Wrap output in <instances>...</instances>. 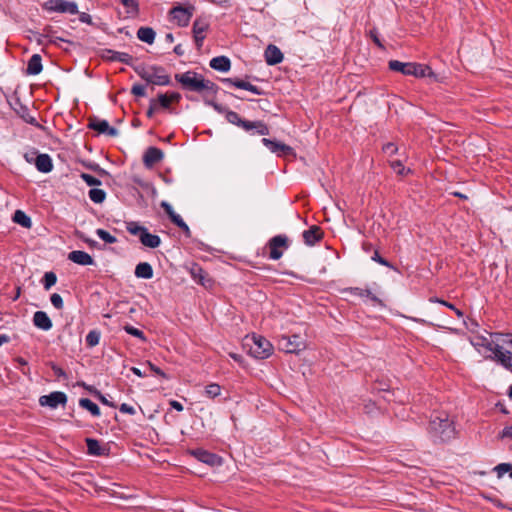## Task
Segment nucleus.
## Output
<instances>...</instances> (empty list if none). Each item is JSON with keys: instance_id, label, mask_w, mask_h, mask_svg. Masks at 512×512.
I'll return each mask as SVG.
<instances>
[{"instance_id": "nucleus-1", "label": "nucleus", "mask_w": 512, "mask_h": 512, "mask_svg": "<svg viewBox=\"0 0 512 512\" xmlns=\"http://www.w3.org/2000/svg\"><path fill=\"white\" fill-rule=\"evenodd\" d=\"M428 434L435 443L449 442L456 436L454 422L445 412H437L431 415Z\"/></svg>"}, {"instance_id": "nucleus-2", "label": "nucleus", "mask_w": 512, "mask_h": 512, "mask_svg": "<svg viewBox=\"0 0 512 512\" xmlns=\"http://www.w3.org/2000/svg\"><path fill=\"white\" fill-rule=\"evenodd\" d=\"M133 70L147 84L158 86H168L171 84L170 75L166 73L163 66L152 65L147 69L144 64H139L137 66H133Z\"/></svg>"}, {"instance_id": "nucleus-3", "label": "nucleus", "mask_w": 512, "mask_h": 512, "mask_svg": "<svg viewBox=\"0 0 512 512\" xmlns=\"http://www.w3.org/2000/svg\"><path fill=\"white\" fill-rule=\"evenodd\" d=\"M225 119L229 123L236 125L238 127H241L242 129H244L247 132L255 130L256 134L262 135V136L269 135V133H270L269 127L265 122H263L261 120L249 121V120L243 119L240 117V115L237 112H234L232 110H228V112L225 114Z\"/></svg>"}, {"instance_id": "nucleus-4", "label": "nucleus", "mask_w": 512, "mask_h": 512, "mask_svg": "<svg viewBox=\"0 0 512 512\" xmlns=\"http://www.w3.org/2000/svg\"><path fill=\"white\" fill-rule=\"evenodd\" d=\"M245 346H249V354L257 359H266L273 353L270 341L255 333L251 337H246Z\"/></svg>"}, {"instance_id": "nucleus-5", "label": "nucleus", "mask_w": 512, "mask_h": 512, "mask_svg": "<svg viewBox=\"0 0 512 512\" xmlns=\"http://www.w3.org/2000/svg\"><path fill=\"white\" fill-rule=\"evenodd\" d=\"M127 231L134 236H138L139 241L145 247L154 249L160 246L161 238L156 234H151L145 226L140 225L138 222H126Z\"/></svg>"}, {"instance_id": "nucleus-6", "label": "nucleus", "mask_w": 512, "mask_h": 512, "mask_svg": "<svg viewBox=\"0 0 512 512\" xmlns=\"http://www.w3.org/2000/svg\"><path fill=\"white\" fill-rule=\"evenodd\" d=\"M175 80L181 84V87L190 92L204 93L205 78L196 71L189 70L185 73L175 74Z\"/></svg>"}, {"instance_id": "nucleus-7", "label": "nucleus", "mask_w": 512, "mask_h": 512, "mask_svg": "<svg viewBox=\"0 0 512 512\" xmlns=\"http://www.w3.org/2000/svg\"><path fill=\"white\" fill-rule=\"evenodd\" d=\"M42 8L47 12H56L61 14L76 15L79 13L77 3L68 0H47L42 4Z\"/></svg>"}, {"instance_id": "nucleus-8", "label": "nucleus", "mask_w": 512, "mask_h": 512, "mask_svg": "<svg viewBox=\"0 0 512 512\" xmlns=\"http://www.w3.org/2000/svg\"><path fill=\"white\" fill-rule=\"evenodd\" d=\"M290 246V240L285 234H279L270 238L267 242L269 249V259L279 260L285 250Z\"/></svg>"}, {"instance_id": "nucleus-9", "label": "nucleus", "mask_w": 512, "mask_h": 512, "mask_svg": "<svg viewBox=\"0 0 512 512\" xmlns=\"http://www.w3.org/2000/svg\"><path fill=\"white\" fill-rule=\"evenodd\" d=\"M278 348L286 353L298 354L306 348V343L300 335H282L278 339Z\"/></svg>"}, {"instance_id": "nucleus-10", "label": "nucleus", "mask_w": 512, "mask_h": 512, "mask_svg": "<svg viewBox=\"0 0 512 512\" xmlns=\"http://www.w3.org/2000/svg\"><path fill=\"white\" fill-rule=\"evenodd\" d=\"M486 359L496 362L512 373V351L505 350L503 345L495 343L493 354L486 356Z\"/></svg>"}, {"instance_id": "nucleus-11", "label": "nucleus", "mask_w": 512, "mask_h": 512, "mask_svg": "<svg viewBox=\"0 0 512 512\" xmlns=\"http://www.w3.org/2000/svg\"><path fill=\"white\" fill-rule=\"evenodd\" d=\"M195 12V6L192 4H188L187 6H182L178 4L169 11V14L172 18L177 22V25L180 27H186L189 25V22Z\"/></svg>"}, {"instance_id": "nucleus-12", "label": "nucleus", "mask_w": 512, "mask_h": 512, "mask_svg": "<svg viewBox=\"0 0 512 512\" xmlns=\"http://www.w3.org/2000/svg\"><path fill=\"white\" fill-rule=\"evenodd\" d=\"M188 453L198 461L211 467L221 466L223 464V458L220 455L203 448L189 449Z\"/></svg>"}, {"instance_id": "nucleus-13", "label": "nucleus", "mask_w": 512, "mask_h": 512, "mask_svg": "<svg viewBox=\"0 0 512 512\" xmlns=\"http://www.w3.org/2000/svg\"><path fill=\"white\" fill-rule=\"evenodd\" d=\"M68 401L67 395L62 391H54L48 395L40 396L39 404L42 407L56 409L59 406H65Z\"/></svg>"}, {"instance_id": "nucleus-14", "label": "nucleus", "mask_w": 512, "mask_h": 512, "mask_svg": "<svg viewBox=\"0 0 512 512\" xmlns=\"http://www.w3.org/2000/svg\"><path fill=\"white\" fill-rule=\"evenodd\" d=\"M261 142L277 156L295 157L294 149L289 145L269 138H262Z\"/></svg>"}, {"instance_id": "nucleus-15", "label": "nucleus", "mask_w": 512, "mask_h": 512, "mask_svg": "<svg viewBox=\"0 0 512 512\" xmlns=\"http://www.w3.org/2000/svg\"><path fill=\"white\" fill-rule=\"evenodd\" d=\"M190 274L192 279L206 289H212L215 281L209 274L197 263H193L190 267Z\"/></svg>"}, {"instance_id": "nucleus-16", "label": "nucleus", "mask_w": 512, "mask_h": 512, "mask_svg": "<svg viewBox=\"0 0 512 512\" xmlns=\"http://www.w3.org/2000/svg\"><path fill=\"white\" fill-rule=\"evenodd\" d=\"M87 127L96 131L98 134H105L111 137H116L118 135V130L115 127L110 126L107 120H101L95 116L88 119Z\"/></svg>"}, {"instance_id": "nucleus-17", "label": "nucleus", "mask_w": 512, "mask_h": 512, "mask_svg": "<svg viewBox=\"0 0 512 512\" xmlns=\"http://www.w3.org/2000/svg\"><path fill=\"white\" fill-rule=\"evenodd\" d=\"M9 104L23 120L27 123H32V116L29 113V108L21 102L18 90L15 91L14 95L9 100Z\"/></svg>"}, {"instance_id": "nucleus-18", "label": "nucleus", "mask_w": 512, "mask_h": 512, "mask_svg": "<svg viewBox=\"0 0 512 512\" xmlns=\"http://www.w3.org/2000/svg\"><path fill=\"white\" fill-rule=\"evenodd\" d=\"M102 59L107 61H119L133 68V57L125 52H118L112 49H104L101 54Z\"/></svg>"}, {"instance_id": "nucleus-19", "label": "nucleus", "mask_w": 512, "mask_h": 512, "mask_svg": "<svg viewBox=\"0 0 512 512\" xmlns=\"http://www.w3.org/2000/svg\"><path fill=\"white\" fill-rule=\"evenodd\" d=\"M303 241L307 246H314L324 238V231L318 225H312L302 233Z\"/></svg>"}, {"instance_id": "nucleus-20", "label": "nucleus", "mask_w": 512, "mask_h": 512, "mask_svg": "<svg viewBox=\"0 0 512 512\" xmlns=\"http://www.w3.org/2000/svg\"><path fill=\"white\" fill-rule=\"evenodd\" d=\"M221 82L227 85L234 86L239 89H244L247 91H250L256 95H263L264 91L261 90L259 87L251 84L250 82L244 81L240 78H222Z\"/></svg>"}, {"instance_id": "nucleus-21", "label": "nucleus", "mask_w": 512, "mask_h": 512, "mask_svg": "<svg viewBox=\"0 0 512 512\" xmlns=\"http://www.w3.org/2000/svg\"><path fill=\"white\" fill-rule=\"evenodd\" d=\"M164 158V153L161 149L151 146L146 149L143 155L144 166L148 169L152 168L156 163H159Z\"/></svg>"}, {"instance_id": "nucleus-22", "label": "nucleus", "mask_w": 512, "mask_h": 512, "mask_svg": "<svg viewBox=\"0 0 512 512\" xmlns=\"http://www.w3.org/2000/svg\"><path fill=\"white\" fill-rule=\"evenodd\" d=\"M411 68L410 76H414L416 78L428 77L433 81H438L437 74L429 65L413 62Z\"/></svg>"}, {"instance_id": "nucleus-23", "label": "nucleus", "mask_w": 512, "mask_h": 512, "mask_svg": "<svg viewBox=\"0 0 512 512\" xmlns=\"http://www.w3.org/2000/svg\"><path fill=\"white\" fill-rule=\"evenodd\" d=\"M34 154H36L34 157V166L39 172L49 173L53 170L54 165L50 155L46 153H36L35 151Z\"/></svg>"}, {"instance_id": "nucleus-24", "label": "nucleus", "mask_w": 512, "mask_h": 512, "mask_svg": "<svg viewBox=\"0 0 512 512\" xmlns=\"http://www.w3.org/2000/svg\"><path fill=\"white\" fill-rule=\"evenodd\" d=\"M265 61L268 65L274 66L283 61L284 55L274 44H269L264 52Z\"/></svg>"}, {"instance_id": "nucleus-25", "label": "nucleus", "mask_w": 512, "mask_h": 512, "mask_svg": "<svg viewBox=\"0 0 512 512\" xmlns=\"http://www.w3.org/2000/svg\"><path fill=\"white\" fill-rule=\"evenodd\" d=\"M67 258L73 263L81 266H90L95 264L93 257L87 252L81 250L71 251Z\"/></svg>"}, {"instance_id": "nucleus-26", "label": "nucleus", "mask_w": 512, "mask_h": 512, "mask_svg": "<svg viewBox=\"0 0 512 512\" xmlns=\"http://www.w3.org/2000/svg\"><path fill=\"white\" fill-rule=\"evenodd\" d=\"M85 443L87 446V454L91 456H107L109 454V448L102 446L97 439L86 438Z\"/></svg>"}, {"instance_id": "nucleus-27", "label": "nucleus", "mask_w": 512, "mask_h": 512, "mask_svg": "<svg viewBox=\"0 0 512 512\" xmlns=\"http://www.w3.org/2000/svg\"><path fill=\"white\" fill-rule=\"evenodd\" d=\"M34 326L43 331H48L52 328L53 323L46 312L36 311L34 312Z\"/></svg>"}, {"instance_id": "nucleus-28", "label": "nucleus", "mask_w": 512, "mask_h": 512, "mask_svg": "<svg viewBox=\"0 0 512 512\" xmlns=\"http://www.w3.org/2000/svg\"><path fill=\"white\" fill-rule=\"evenodd\" d=\"M210 67L219 72H228L231 68V61L227 56H217L210 60Z\"/></svg>"}, {"instance_id": "nucleus-29", "label": "nucleus", "mask_w": 512, "mask_h": 512, "mask_svg": "<svg viewBox=\"0 0 512 512\" xmlns=\"http://www.w3.org/2000/svg\"><path fill=\"white\" fill-rule=\"evenodd\" d=\"M413 62H401L398 60H390L388 62V67L391 71L401 73L405 76L411 75V67Z\"/></svg>"}, {"instance_id": "nucleus-30", "label": "nucleus", "mask_w": 512, "mask_h": 512, "mask_svg": "<svg viewBox=\"0 0 512 512\" xmlns=\"http://www.w3.org/2000/svg\"><path fill=\"white\" fill-rule=\"evenodd\" d=\"M134 274L137 278L151 279L153 277V268L148 262H140L136 265Z\"/></svg>"}, {"instance_id": "nucleus-31", "label": "nucleus", "mask_w": 512, "mask_h": 512, "mask_svg": "<svg viewBox=\"0 0 512 512\" xmlns=\"http://www.w3.org/2000/svg\"><path fill=\"white\" fill-rule=\"evenodd\" d=\"M137 37L140 41L152 44L156 37V32L151 27H140L137 31Z\"/></svg>"}, {"instance_id": "nucleus-32", "label": "nucleus", "mask_w": 512, "mask_h": 512, "mask_svg": "<svg viewBox=\"0 0 512 512\" xmlns=\"http://www.w3.org/2000/svg\"><path fill=\"white\" fill-rule=\"evenodd\" d=\"M79 406L87 411L94 417H99L101 414L100 408L89 398H81L79 400Z\"/></svg>"}, {"instance_id": "nucleus-33", "label": "nucleus", "mask_w": 512, "mask_h": 512, "mask_svg": "<svg viewBox=\"0 0 512 512\" xmlns=\"http://www.w3.org/2000/svg\"><path fill=\"white\" fill-rule=\"evenodd\" d=\"M210 24L205 17H197L193 22L192 33L193 34H204L208 31Z\"/></svg>"}, {"instance_id": "nucleus-34", "label": "nucleus", "mask_w": 512, "mask_h": 512, "mask_svg": "<svg viewBox=\"0 0 512 512\" xmlns=\"http://www.w3.org/2000/svg\"><path fill=\"white\" fill-rule=\"evenodd\" d=\"M495 340L489 341L486 337L478 335L471 339V344L478 349L479 347H484L487 350L493 353V347L495 345Z\"/></svg>"}, {"instance_id": "nucleus-35", "label": "nucleus", "mask_w": 512, "mask_h": 512, "mask_svg": "<svg viewBox=\"0 0 512 512\" xmlns=\"http://www.w3.org/2000/svg\"><path fill=\"white\" fill-rule=\"evenodd\" d=\"M12 220L25 228H30L32 225L31 218L22 210H16L13 214Z\"/></svg>"}, {"instance_id": "nucleus-36", "label": "nucleus", "mask_w": 512, "mask_h": 512, "mask_svg": "<svg viewBox=\"0 0 512 512\" xmlns=\"http://www.w3.org/2000/svg\"><path fill=\"white\" fill-rule=\"evenodd\" d=\"M430 301L434 302V303H439V304L447 307L448 310H453L458 318L464 317V312L462 310L458 309L453 303H450V302H448L444 299H440L438 297H432V298H430Z\"/></svg>"}, {"instance_id": "nucleus-37", "label": "nucleus", "mask_w": 512, "mask_h": 512, "mask_svg": "<svg viewBox=\"0 0 512 512\" xmlns=\"http://www.w3.org/2000/svg\"><path fill=\"white\" fill-rule=\"evenodd\" d=\"M89 198L96 204H101L105 201L106 192L99 188H92L88 192Z\"/></svg>"}, {"instance_id": "nucleus-38", "label": "nucleus", "mask_w": 512, "mask_h": 512, "mask_svg": "<svg viewBox=\"0 0 512 512\" xmlns=\"http://www.w3.org/2000/svg\"><path fill=\"white\" fill-rule=\"evenodd\" d=\"M492 339L495 340L496 343L506 344L512 347V333H502V332H494L490 334Z\"/></svg>"}, {"instance_id": "nucleus-39", "label": "nucleus", "mask_w": 512, "mask_h": 512, "mask_svg": "<svg viewBox=\"0 0 512 512\" xmlns=\"http://www.w3.org/2000/svg\"><path fill=\"white\" fill-rule=\"evenodd\" d=\"M204 394L210 399H214L221 395V386L217 383H210L205 386Z\"/></svg>"}, {"instance_id": "nucleus-40", "label": "nucleus", "mask_w": 512, "mask_h": 512, "mask_svg": "<svg viewBox=\"0 0 512 512\" xmlns=\"http://www.w3.org/2000/svg\"><path fill=\"white\" fill-rule=\"evenodd\" d=\"M57 282V275L53 271L46 272L41 279L45 290H50Z\"/></svg>"}, {"instance_id": "nucleus-41", "label": "nucleus", "mask_w": 512, "mask_h": 512, "mask_svg": "<svg viewBox=\"0 0 512 512\" xmlns=\"http://www.w3.org/2000/svg\"><path fill=\"white\" fill-rule=\"evenodd\" d=\"M160 206L163 208L164 212L173 224L181 218V216L174 211L173 207L168 202L162 201Z\"/></svg>"}, {"instance_id": "nucleus-42", "label": "nucleus", "mask_w": 512, "mask_h": 512, "mask_svg": "<svg viewBox=\"0 0 512 512\" xmlns=\"http://www.w3.org/2000/svg\"><path fill=\"white\" fill-rule=\"evenodd\" d=\"M100 336H101V333L100 331L98 330H91L89 331V333L86 335V345L88 347H95L96 345L99 344V341H100Z\"/></svg>"}, {"instance_id": "nucleus-43", "label": "nucleus", "mask_w": 512, "mask_h": 512, "mask_svg": "<svg viewBox=\"0 0 512 512\" xmlns=\"http://www.w3.org/2000/svg\"><path fill=\"white\" fill-rule=\"evenodd\" d=\"M125 8H127V12L132 15H138L139 13V3L137 0H118Z\"/></svg>"}, {"instance_id": "nucleus-44", "label": "nucleus", "mask_w": 512, "mask_h": 512, "mask_svg": "<svg viewBox=\"0 0 512 512\" xmlns=\"http://www.w3.org/2000/svg\"><path fill=\"white\" fill-rule=\"evenodd\" d=\"M160 109L171 111V101L167 93H159L156 97Z\"/></svg>"}, {"instance_id": "nucleus-45", "label": "nucleus", "mask_w": 512, "mask_h": 512, "mask_svg": "<svg viewBox=\"0 0 512 512\" xmlns=\"http://www.w3.org/2000/svg\"><path fill=\"white\" fill-rule=\"evenodd\" d=\"M123 329L125 330L126 333H128L129 335H132L138 339H140L141 341L143 342H146L147 341V338L144 334L143 331H141L140 329L138 328H135L133 327L132 325H129V324H126Z\"/></svg>"}, {"instance_id": "nucleus-46", "label": "nucleus", "mask_w": 512, "mask_h": 512, "mask_svg": "<svg viewBox=\"0 0 512 512\" xmlns=\"http://www.w3.org/2000/svg\"><path fill=\"white\" fill-rule=\"evenodd\" d=\"M494 471L497 473L498 478L509 472V476L512 479V463H500L494 467Z\"/></svg>"}, {"instance_id": "nucleus-47", "label": "nucleus", "mask_w": 512, "mask_h": 512, "mask_svg": "<svg viewBox=\"0 0 512 512\" xmlns=\"http://www.w3.org/2000/svg\"><path fill=\"white\" fill-rule=\"evenodd\" d=\"M96 234L105 243L114 244L117 242V238L115 236L111 235L108 231H106L104 229H101V228L97 229Z\"/></svg>"}, {"instance_id": "nucleus-48", "label": "nucleus", "mask_w": 512, "mask_h": 512, "mask_svg": "<svg viewBox=\"0 0 512 512\" xmlns=\"http://www.w3.org/2000/svg\"><path fill=\"white\" fill-rule=\"evenodd\" d=\"M80 177L88 186H91L94 188H96L97 186H100L102 184L98 178H96L90 174H87V173H81Z\"/></svg>"}, {"instance_id": "nucleus-49", "label": "nucleus", "mask_w": 512, "mask_h": 512, "mask_svg": "<svg viewBox=\"0 0 512 512\" xmlns=\"http://www.w3.org/2000/svg\"><path fill=\"white\" fill-rule=\"evenodd\" d=\"M392 169L399 175H406L411 172L410 169H405L401 160H395L390 163Z\"/></svg>"}, {"instance_id": "nucleus-50", "label": "nucleus", "mask_w": 512, "mask_h": 512, "mask_svg": "<svg viewBox=\"0 0 512 512\" xmlns=\"http://www.w3.org/2000/svg\"><path fill=\"white\" fill-rule=\"evenodd\" d=\"M371 259L383 266L389 267L393 270H397L396 267L391 262L383 258L377 250L374 251V254L371 257Z\"/></svg>"}, {"instance_id": "nucleus-51", "label": "nucleus", "mask_w": 512, "mask_h": 512, "mask_svg": "<svg viewBox=\"0 0 512 512\" xmlns=\"http://www.w3.org/2000/svg\"><path fill=\"white\" fill-rule=\"evenodd\" d=\"M131 94L136 97H145L146 96V86L136 83L131 88Z\"/></svg>"}, {"instance_id": "nucleus-52", "label": "nucleus", "mask_w": 512, "mask_h": 512, "mask_svg": "<svg viewBox=\"0 0 512 512\" xmlns=\"http://www.w3.org/2000/svg\"><path fill=\"white\" fill-rule=\"evenodd\" d=\"M364 296L369 298L375 305H378L380 307H384V302L378 298L375 294L371 292L369 289H364Z\"/></svg>"}, {"instance_id": "nucleus-53", "label": "nucleus", "mask_w": 512, "mask_h": 512, "mask_svg": "<svg viewBox=\"0 0 512 512\" xmlns=\"http://www.w3.org/2000/svg\"><path fill=\"white\" fill-rule=\"evenodd\" d=\"M205 103L214 108L220 114H226L228 112V108L215 102L214 100H205Z\"/></svg>"}, {"instance_id": "nucleus-54", "label": "nucleus", "mask_w": 512, "mask_h": 512, "mask_svg": "<svg viewBox=\"0 0 512 512\" xmlns=\"http://www.w3.org/2000/svg\"><path fill=\"white\" fill-rule=\"evenodd\" d=\"M50 301H51L52 305H53L56 309L60 310V309H62V308H63L64 303H63V299H62V297H61V295H60V294H58V293H53V294L50 296Z\"/></svg>"}, {"instance_id": "nucleus-55", "label": "nucleus", "mask_w": 512, "mask_h": 512, "mask_svg": "<svg viewBox=\"0 0 512 512\" xmlns=\"http://www.w3.org/2000/svg\"><path fill=\"white\" fill-rule=\"evenodd\" d=\"M94 390V396L103 404V405H106V406H110V407H113L115 408L116 407V404L114 402H111L109 401L99 390L97 389H93Z\"/></svg>"}, {"instance_id": "nucleus-56", "label": "nucleus", "mask_w": 512, "mask_h": 512, "mask_svg": "<svg viewBox=\"0 0 512 512\" xmlns=\"http://www.w3.org/2000/svg\"><path fill=\"white\" fill-rule=\"evenodd\" d=\"M174 225H176L179 229H181L186 237H191V230L182 218L177 220L174 223Z\"/></svg>"}, {"instance_id": "nucleus-57", "label": "nucleus", "mask_w": 512, "mask_h": 512, "mask_svg": "<svg viewBox=\"0 0 512 512\" xmlns=\"http://www.w3.org/2000/svg\"><path fill=\"white\" fill-rule=\"evenodd\" d=\"M147 366L149 367L150 371L155 373L156 375H158L164 379L169 378L168 375L162 369H160L158 366H156L152 362L147 361Z\"/></svg>"}, {"instance_id": "nucleus-58", "label": "nucleus", "mask_w": 512, "mask_h": 512, "mask_svg": "<svg viewBox=\"0 0 512 512\" xmlns=\"http://www.w3.org/2000/svg\"><path fill=\"white\" fill-rule=\"evenodd\" d=\"M382 150L387 155L392 156L397 153L398 147L396 146V144L388 142L385 145H383Z\"/></svg>"}, {"instance_id": "nucleus-59", "label": "nucleus", "mask_w": 512, "mask_h": 512, "mask_svg": "<svg viewBox=\"0 0 512 512\" xmlns=\"http://www.w3.org/2000/svg\"><path fill=\"white\" fill-rule=\"evenodd\" d=\"M219 90V87L217 84H215L214 82L210 81V80H205V87H204V92H207V93H212L213 95H215Z\"/></svg>"}, {"instance_id": "nucleus-60", "label": "nucleus", "mask_w": 512, "mask_h": 512, "mask_svg": "<svg viewBox=\"0 0 512 512\" xmlns=\"http://www.w3.org/2000/svg\"><path fill=\"white\" fill-rule=\"evenodd\" d=\"M369 36L379 48L384 49V45L379 39V34L376 28H373L369 31Z\"/></svg>"}, {"instance_id": "nucleus-61", "label": "nucleus", "mask_w": 512, "mask_h": 512, "mask_svg": "<svg viewBox=\"0 0 512 512\" xmlns=\"http://www.w3.org/2000/svg\"><path fill=\"white\" fill-rule=\"evenodd\" d=\"M42 69L41 56L39 54H34V75L39 74Z\"/></svg>"}, {"instance_id": "nucleus-62", "label": "nucleus", "mask_w": 512, "mask_h": 512, "mask_svg": "<svg viewBox=\"0 0 512 512\" xmlns=\"http://www.w3.org/2000/svg\"><path fill=\"white\" fill-rule=\"evenodd\" d=\"M343 292L350 293L353 295H357L360 297H364V289L359 287H348L343 290Z\"/></svg>"}, {"instance_id": "nucleus-63", "label": "nucleus", "mask_w": 512, "mask_h": 512, "mask_svg": "<svg viewBox=\"0 0 512 512\" xmlns=\"http://www.w3.org/2000/svg\"><path fill=\"white\" fill-rule=\"evenodd\" d=\"M119 410L122 413L130 414V415H134L136 413L135 408L127 403H122L119 407Z\"/></svg>"}, {"instance_id": "nucleus-64", "label": "nucleus", "mask_w": 512, "mask_h": 512, "mask_svg": "<svg viewBox=\"0 0 512 512\" xmlns=\"http://www.w3.org/2000/svg\"><path fill=\"white\" fill-rule=\"evenodd\" d=\"M499 438H512V424L509 426H506L500 433Z\"/></svg>"}]
</instances>
